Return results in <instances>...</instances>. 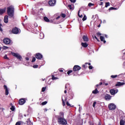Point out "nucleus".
<instances>
[{
	"mask_svg": "<svg viewBox=\"0 0 125 125\" xmlns=\"http://www.w3.org/2000/svg\"><path fill=\"white\" fill-rule=\"evenodd\" d=\"M7 13L10 17L14 16V6L11 5L7 8Z\"/></svg>",
	"mask_w": 125,
	"mask_h": 125,
	"instance_id": "1",
	"label": "nucleus"
},
{
	"mask_svg": "<svg viewBox=\"0 0 125 125\" xmlns=\"http://www.w3.org/2000/svg\"><path fill=\"white\" fill-rule=\"evenodd\" d=\"M58 123L59 125H66L67 120L63 117H59L58 118Z\"/></svg>",
	"mask_w": 125,
	"mask_h": 125,
	"instance_id": "2",
	"label": "nucleus"
},
{
	"mask_svg": "<svg viewBox=\"0 0 125 125\" xmlns=\"http://www.w3.org/2000/svg\"><path fill=\"white\" fill-rule=\"evenodd\" d=\"M12 55L13 56L16 57V58H17V59H19L20 60H21L22 59V57H21L20 54H19V53L12 52Z\"/></svg>",
	"mask_w": 125,
	"mask_h": 125,
	"instance_id": "3",
	"label": "nucleus"
},
{
	"mask_svg": "<svg viewBox=\"0 0 125 125\" xmlns=\"http://www.w3.org/2000/svg\"><path fill=\"white\" fill-rule=\"evenodd\" d=\"M12 55L13 56L16 57V58H17V59H19L20 60H21L22 59V57H21L20 54H19V53L12 52Z\"/></svg>",
	"mask_w": 125,
	"mask_h": 125,
	"instance_id": "4",
	"label": "nucleus"
},
{
	"mask_svg": "<svg viewBox=\"0 0 125 125\" xmlns=\"http://www.w3.org/2000/svg\"><path fill=\"white\" fill-rule=\"evenodd\" d=\"M48 4L50 6H54L56 4V0H50L49 1Z\"/></svg>",
	"mask_w": 125,
	"mask_h": 125,
	"instance_id": "5",
	"label": "nucleus"
},
{
	"mask_svg": "<svg viewBox=\"0 0 125 125\" xmlns=\"http://www.w3.org/2000/svg\"><path fill=\"white\" fill-rule=\"evenodd\" d=\"M109 110H115L116 109V105L114 104H110L108 105Z\"/></svg>",
	"mask_w": 125,
	"mask_h": 125,
	"instance_id": "6",
	"label": "nucleus"
},
{
	"mask_svg": "<svg viewBox=\"0 0 125 125\" xmlns=\"http://www.w3.org/2000/svg\"><path fill=\"white\" fill-rule=\"evenodd\" d=\"M119 92V90L118 89L115 90L114 89L110 90V93L111 94V95H115L116 93H118Z\"/></svg>",
	"mask_w": 125,
	"mask_h": 125,
	"instance_id": "7",
	"label": "nucleus"
},
{
	"mask_svg": "<svg viewBox=\"0 0 125 125\" xmlns=\"http://www.w3.org/2000/svg\"><path fill=\"white\" fill-rule=\"evenodd\" d=\"M3 87L5 89V95H8L9 94V90L8 89V88L7 87V86L6 85H4L3 86Z\"/></svg>",
	"mask_w": 125,
	"mask_h": 125,
	"instance_id": "8",
	"label": "nucleus"
},
{
	"mask_svg": "<svg viewBox=\"0 0 125 125\" xmlns=\"http://www.w3.org/2000/svg\"><path fill=\"white\" fill-rule=\"evenodd\" d=\"M82 69V67L79 65H75L73 67V71L74 72H77V71H80Z\"/></svg>",
	"mask_w": 125,
	"mask_h": 125,
	"instance_id": "9",
	"label": "nucleus"
},
{
	"mask_svg": "<svg viewBox=\"0 0 125 125\" xmlns=\"http://www.w3.org/2000/svg\"><path fill=\"white\" fill-rule=\"evenodd\" d=\"M3 42L4 43H5V44H9L10 43V39L5 38L3 40Z\"/></svg>",
	"mask_w": 125,
	"mask_h": 125,
	"instance_id": "10",
	"label": "nucleus"
},
{
	"mask_svg": "<svg viewBox=\"0 0 125 125\" xmlns=\"http://www.w3.org/2000/svg\"><path fill=\"white\" fill-rule=\"evenodd\" d=\"M19 33V29L17 27L14 28L12 30V33L17 34Z\"/></svg>",
	"mask_w": 125,
	"mask_h": 125,
	"instance_id": "11",
	"label": "nucleus"
},
{
	"mask_svg": "<svg viewBox=\"0 0 125 125\" xmlns=\"http://www.w3.org/2000/svg\"><path fill=\"white\" fill-rule=\"evenodd\" d=\"M25 101L24 99H21L19 100V103L20 105H23V104H25Z\"/></svg>",
	"mask_w": 125,
	"mask_h": 125,
	"instance_id": "12",
	"label": "nucleus"
},
{
	"mask_svg": "<svg viewBox=\"0 0 125 125\" xmlns=\"http://www.w3.org/2000/svg\"><path fill=\"white\" fill-rule=\"evenodd\" d=\"M36 58H37V59H42V55L37 53L36 55Z\"/></svg>",
	"mask_w": 125,
	"mask_h": 125,
	"instance_id": "13",
	"label": "nucleus"
},
{
	"mask_svg": "<svg viewBox=\"0 0 125 125\" xmlns=\"http://www.w3.org/2000/svg\"><path fill=\"white\" fill-rule=\"evenodd\" d=\"M104 98L105 100L109 101V100H111V98H112V97L111 96V95L107 94L105 96Z\"/></svg>",
	"mask_w": 125,
	"mask_h": 125,
	"instance_id": "14",
	"label": "nucleus"
},
{
	"mask_svg": "<svg viewBox=\"0 0 125 125\" xmlns=\"http://www.w3.org/2000/svg\"><path fill=\"white\" fill-rule=\"evenodd\" d=\"M124 84H125V83L124 82H118L117 84H116V86H120L121 85H124Z\"/></svg>",
	"mask_w": 125,
	"mask_h": 125,
	"instance_id": "15",
	"label": "nucleus"
},
{
	"mask_svg": "<svg viewBox=\"0 0 125 125\" xmlns=\"http://www.w3.org/2000/svg\"><path fill=\"white\" fill-rule=\"evenodd\" d=\"M4 23H8V16H5L4 18Z\"/></svg>",
	"mask_w": 125,
	"mask_h": 125,
	"instance_id": "16",
	"label": "nucleus"
},
{
	"mask_svg": "<svg viewBox=\"0 0 125 125\" xmlns=\"http://www.w3.org/2000/svg\"><path fill=\"white\" fill-rule=\"evenodd\" d=\"M26 124H27V125H33V123L30 121V119H28L26 121Z\"/></svg>",
	"mask_w": 125,
	"mask_h": 125,
	"instance_id": "17",
	"label": "nucleus"
},
{
	"mask_svg": "<svg viewBox=\"0 0 125 125\" xmlns=\"http://www.w3.org/2000/svg\"><path fill=\"white\" fill-rule=\"evenodd\" d=\"M81 45L83 47H87V46H88V44L86 42H82Z\"/></svg>",
	"mask_w": 125,
	"mask_h": 125,
	"instance_id": "18",
	"label": "nucleus"
},
{
	"mask_svg": "<svg viewBox=\"0 0 125 125\" xmlns=\"http://www.w3.org/2000/svg\"><path fill=\"white\" fill-rule=\"evenodd\" d=\"M92 93L93 94H97V93H99V91L97 90V88H96L94 90L92 91Z\"/></svg>",
	"mask_w": 125,
	"mask_h": 125,
	"instance_id": "19",
	"label": "nucleus"
},
{
	"mask_svg": "<svg viewBox=\"0 0 125 125\" xmlns=\"http://www.w3.org/2000/svg\"><path fill=\"white\" fill-rule=\"evenodd\" d=\"M83 42H88V38L87 37L83 36Z\"/></svg>",
	"mask_w": 125,
	"mask_h": 125,
	"instance_id": "20",
	"label": "nucleus"
},
{
	"mask_svg": "<svg viewBox=\"0 0 125 125\" xmlns=\"http://www.w3.org/2000/svg\"><path fill=\"white\" fill-rule=\"evenodd\" d=\"M5 12V8L4 9H0V15H2L3 13H4Z\"/></svg>",
	"mask_w": 125,
	"mask_h": 125,
	"instance_id": "21",
	"label": "nucleus"
},
{
	"mask_svg": "<svg viewBox=\"0 0 125 125\" xmlns=\"http://www.w3.org/2000/svg\"><path fill=\"white\" fill-rule=\"evenodd\" d=\"M100 39H101V42H104V43H106V41L104 40V37L101 36Z\"/></svg>",
	"mask_w": 125,
	"mask_h": 125,
	"instance_id": "22",
	"label": "nucleus"
},
{
	"mask_svg": "<svg viewBox=\"0 0 125 125\" xmlns=\"http://www.w3.org/2000/svg\"><path fill=\"white\" fill-rule=\"evenodd\" d=\"M43 19L45 22H49V19L47 17H44Z\"/></svg>",
	"mask_w": 125,
	"mask_h": 125,
	"instance_id": "23",
	"label": "nucleus"
},
{
	"mask_svg": "<svg viewBox=\"0 0 125 125\" xmlns=\"http://www.w3.org/2000/svg\"><path fill=\"white\" fill-rule=\"evenodd\" d=\"M70 87V84L69 83L66 84L65 86V89H68Z\"/></svg>",
	"mask_w": 125,
	"mask_h": 125,
	"instance_id": "24",
	"label": "nucleus"
},
{
	"mask_svg": "<svg viewBox=\"0 0 125 125\" xmlns=\"http://www.w3.org/2000/svg\"><path fill=\"white\" fill-rule=\"evenodd\" d=\"M44 35H43V34L42 33H41L40 34V39H42L44 38Z\"/></svg>",
	"mask_w": 125,
	"mask_h": 125,
	"instance_id": "25",
	"label": "nucleus"
},
{
	"mask_svg": "<svg viewBox=\"0 0 125 125\" xmlns=\"http://www.w3.org/2000/svg\"><path fill=\"white\" fill-rule=\"evenodd\" d=\"M120 125H125V121L124 120L120 121Z\"/></svg>",
	"mask_w": 125,
	"mask_h": 125,
	"instance_id": "26",
	"label": "nucleus"
},
{
	"mask_svg": "<svg viewBox=\"0 0 125 125\" xmlns=\"http://www.w3.org/2000/svg\"><path fill=\"white\" fill-rule=\"evenodd\" d=\"M86 19H87V17H86V16H85V15H84L82 20H83V21H85V20H86Z\"/></svg>",
	"mask_w": 125,
	"mask_h": 125,
	"instance_id": "27",
	"label": "nucleus"
},
{
	"mask_svg": "<svg viewBox=\"0 0 125 125\" xmlns=\"http://www.w3.org/2000/svg\"><path fill=\"white\" fill-rule=\"evenodd\" d=\"M108 6H110V3L109 2H106L105 7H107Z\"/></svg>",
	"mask_w": 125,
	"mask_h": 125,
	"instance_id": "28",
	"label": "nucleus"
},
{
	"mask_svg": "<svg viewBox=\"0 0 125 125\" xmlns=\"http://www.w3.org/2000/svg\"><path fill=\"white\" fill-rule=\"evenodd\" d=\"M57 78L55 77L54 75L52 76V80H53V81H54V80H57Z\"/></svg>",
	"mask_w": 125,
	"mask_h": 125,
	"instance_id": "29",
	"label": "nucleus"
},
{
	"mask_svg": "<svg viewBox=\"0 0 125 125\" xmlns=\"http://www.w3.org/2000/svg\"><path fill=\"white\" fill-rule=\"evenodd\" d=\"M61 16L63 18H65L66 17V15L65 14H62L61 15Z\"/></svg>",
	"mask_w": 125,
	"mask_h": 125,
	"instance_id": "30",
	"label": "nucleus"
},
{
	"mask_svg": "<svg viewBox=\"0 0 125 125\" xmlns=\"http://www.w3.org/2000/svg\"><path fill=\"white\" fill-rule=\"evenodd\" d=\"M68 8L70 9L71 10L73 9V7H72L71 5H68Z\"/></svg>",
	"mask_w": 125,
	"mask_h": 125,
	"instance_id": "31",
	"label": "nucleus"
},
{
	"mask_svg": "<svg viewBox=\"0 0 125 125\" xmlns=\"http://www.w3.org/2000/svg\"><path fill=\"white\" fill-rule=\"evenodd\" d=\"M117 77H118V75H111V78H112L113 79H114L115 78H117Z\"/></svg>",
	"mask_w": 125,
	"mask_h": 125,
	"instance_id": "32",
	"label": "nucleus"
},
{
	"mask_svg": "<svg viewBox=\"0 0 125 125\" xmlns=\"http://www.w3.org/2000/svg\"><path fill=\"white\" fill-rule=\"evenodd\" d=\"M93 5H94V4L92 3H88V6H93Z\"/></svg>",
	"mask_w": 125,
	"mask_h": 125,
	"instance_id": "33",
	"label": "nucleus"
},
{
	"mask_svg": "<svg viewBox=\"0 0 125 125\" xmlns=\"http://www.w3.org/2000/svg\"><path fill=\"white\" fill-rule=\"evenodd\" d=\"M60 115L61 116H62V117H63L64 118V113H63L62 112H61L60 113Z\"/></svg>",
	"mask_w": 125,
	"mask_h": 125,
	"instance_id": "34",
	"label": "nucleus"
},
{
	"mask_svg": "<svg viewBox=\"0 0 125 125\" xmlns=\"http://www.w3.org/2000/svg\"><path fill=\"white\" fill-rule=\"evenodd\" d=\"M21 125V122H18L16 123V125Z\"/></svg>",
	"mask_w": 125,
	"mask_h": 125,
	"instance_id": "35",
	"label": "nucleus"
},
{
	"mask_svg": "<svg viewBox=\"0 0 125 125\" xmlns=\"http://www.w3.org/2000/svg\"><path fill=\"white\" fill-rule=\"evenodd\" d=\"M72 72H73L72 70H69L67 72V75H70L71 74V73H72Z\"/></svg>",
	"mask_w": 125,
	"mask_h": 125,
	"instance_id": "36",
	"label": "nucleus"
},
{
	"mask_svg": "<svg viewBox=\"0 0 125 125\" xmlns=\"http://www.w3.org/2000/svg\"><path fill=\"white\" fill-rule=\"evenodd\" d=\"M62 101L63 106H65V105H66V104L65 103V102H64V100L62 99Z\"/></svg>",
	"mask_w": 125,
	"mask_h": 125,
	"instance_id": "37",
	"label": "nucleus"
},
{
	"mask_svg": "<svg viewBox=\"0 0 125 125\" xmlns=\"http://www.w3.org/2000/svg\"><path fill=\"white\" fill-rule=\"evenodd\" d=\"M78 16H79L80 18H83V15H80V11H79V13H78Z\"/></svg>",
	"mask_w": 125,
	"mask_h": 125,
	"instance_id": "38",
	"label": "nucleus"
},
{
	"mask_svg": "<svg viewBox=\"0 0 125 125\" xmlns=\"http://www.w3.org/2000/svg\"><path fill=\"white\" fill-rule=\"evenodd\" d=\"M47 104V102L45 101L43 103H42V105H46V104Z\"/></svg>",
	"mask_w": 125,
	"mask_h": 125,
	"instance_id": "39",
	"label": "nucleus"
},
{
	"mask_svg": "<svg viewBox=\"0 0 125 125\" xmlns=\"http://www.w3.org/2000/svg\"><path fill=\"white\" fill-rule=\"evenodd\" d=\"M114 9H116L115 8L111 7L110 8H109V10H113Z\"/></svg>",
	"mask_w": 125,
	"mask_h": 125,
	"instance_id": "40",
	"label": "nucleus"
},
{
	"mask_svg": "<svg viewBox=\"0 0 125 125\" xmlns=\"http://www.w3.org/2000/svg\"><path fill=\"white\" fill-rule=\"evenodd\" d=\"M11 111H14V110H15V108H14V107L13 106H12L11 108H10Z\"/></svg>",
	"mask_w": 125,
	"mask_h": 125,
	"instance_id": "41",
	"label": "nucleus"
},
{
	"mask_svg": "<svg viewBox=\"0 0 125 125\" xmlns=\"http://www.w3.org/2000/svg\"><path fill=\"white\" fill-rule=\"evenodd\" d=\"M35 61H36V58L35 57H33V59H32V62H35Z\"/></svg>",
	"mask_w": 125,
	"mask_h": 125,
	"instance_id": "42",
	"label": "nucleus"
},
{
	"mask_svg": "<svg viewBox=\"0 0 125 125\" xmlns=\"http://www.w3.org/2000/svg\"><path fill=\"white\" fill-rule=\"evenodd\" d=\"M45 89H46V88L45 87H43L42 88V92H44V91H45Z\"/></svg>",
	"mask_w": 125,
	"mask_h": 125,
	"instance_id": "43",
	"label": "nucleus"
},
{
	"mask_svg": "<svg viewBox=\"0 0 125 125\" xmlns=\"http://www.w3.org/2000/svg\"><path fill=\"white\" fill-rule=\"evenodd\" d=\"M38 67H39V65L37 64L33 65V68H38Z\"/></svg>",
	"mask_w": 125,
	"mask_h": 125,
	"instance_id": "44",
	"label": "nucleus"
},
{
	"mask_svg": "<svg viewBox=\"0 0 125 125\" xmlns=\"http://www.w3.org/2000/svg\"><path fill=\"white\" fill-rule=\"evenodd\" d=\"M95 105H96V102H94L93 104V107H94V108L95 107Z\"/></svg>",
	"mask_w": 125,
	"mask_h": 125,
	"instance_id": "45",
	"label": "nucleus"
},
{
	"mask_svg": "<svg viewBox=\"0 0 125 125\" xmlns=\"http://www.w3.org/2000/svg\"><path fill=\"white\" fill-rule=\"evenodd\" d=\"M8 47L7 46H4L3 47V49H7Z\"/></svg>",
	"mask_w": 125,
	"mask_h": 125,
	"instance_id": "46",
	"label": "nucleus"
},
{
	"mask_svg": "<svg viewBox=\"0 0 125 125\" xmlns=\"http://www.w3.org/2000/svg\"><path fill=\"white\" fill-rule=\"evenodd\" d=\"M1 24L0 23V31L2 32V29L1 28Z\"/></svg>",
	"mask_w": 125,
	"mask_h": 125,
	"instance_id": "47",
	"label": "nucleus"
},
{
	"mask_svg": "<svg viewBox=\"0 0 125 125\" xmlns=\"http://www.w3.org/2000/svg\"><path fill=\"white\" fill-rule=\"evenodd\" d=\"M97 36H101L102 34L100 32H97Z\"/></svg>",
	"mask_w": 125,
	"mask_h": 125,
	"instance_id": "48",
	"label": "nucleus"
},
{
	"mask_svg": "<svg viewBox=\"0 0 125 125\" xmlns=\"http://www.w3.org/2000/svg\"><path fill=\"white\" fill-rule=\"evenodd\" d=\"M4 59H8V58L7 57V55H5L4 57Z\"/></svg>",
	"mask_w": 125,
	"mask_h": 125,
	"instance_id": "49",
	"label": "nucleus"
},
{
	"mask_svg": "<svg viewBox=\"0 0 125 125\" xmlns=\"http://www.w3.org/2000/svg\"><path fill=\"white\" fill-rule=\"evenodd\" d=\"M89 124L90 125H93V122H91V121L89 122Z\"/></svg>",
	"mask_w": 125,
	"mask_h": 125,
	"instance_id": "50",
	"label": "nucleus"
},
{
	"mask_svg": "<svg viewBox=\"0 0 125 125\" xmlns=\"http://www.w3.org/2000/svg\"><path fill=\"white\" fill-rule=\"evenodd\" d=\"M76 0H70V1H71V2H73V3L76 2Z\"/></svg>",
	"mask_w": 125,
	"mask_h": 125,
	"instance_id": "51",
	"label": "nucleus"
},
{
	"mask_svg": "<svg viewBox=\"0 0 125 125\" xmlns=\"http://www.w3.org/2000/svg\"><path fill=\"white\" fill-rule=\"evenodd\" d=\"M94 38H95V39L97 40V41L98 42H99V40H98V38H97L96 36H94Z\"/></svg>",
	"mask_w": 125,
	"mask_h": 125,
	"instance_id": "52",
	"label": "nucleus"
},
{
	"mask_svg": "<svg viewBox=\"0 0 125 125\" xmlns=\"http://www.w3.org/2000/svg\"><path fill=\"white\" fill-rule=\"evenodd\" d=\"M66 105L67 106H71V104H69V103L68 102H66Z\"/></svg>",
	"mask_w": 125,
	"mask_h": 125,
	"instance_id": "53",
	"label": "nucleus"
},
{
	"mask_svg": "<svg viewBox=\"0 0 125 125\" xmlns=\"http://www.w3.org/2000/svg\"><path fill=\"white\" fill-rule=\"evenodd\" d=\"M89 69L90 70L92 69V66H89Z\"/></svg>",
	"mask_w": 125,
	"mask_h": 125,
	"instance_id": "54",
	"label": "nucleus"
},
{
	"mask_svg": "<svg viewBox=\"0 0 125 125\" xmlns=\"http://www.w3.org/2000/svg\"><path fill=\"white\" fill-rule=\"evenodd\" d=\"M59 18H60V16H58V17H57L56 20H58V19H59Z\"/></svg>",
	"mask_w": 125,
	"mask_h": 125,
	"instance_id": "55",
	"label": "nucleus"
},
{
	"mask_svg": "<svg viewBox=\"0 0 125 125\" xmlns=\"http://www.w3.org/2000/svg\"><path fill=\"white\" fill-rule=\"evenodd\" d=\"M44 112H47V109L44 108Z\"/></svg>",
	"mask_w": 125,
	"mask_h": 125,
	"instance_id": "56",
	"label": "nucleus"
},
{
	"mask_svg": "<svg viewBox=\"0 0 125 125\" xmlns=\"http://www.w3.org/2000/svg\"><path fill=\"white\" fill-rule=\"evenodd\" d=\"M82 67H83V68H85V64H83V66H82Z\"/></svg>",
	"mask_w": 125,
	"mask_h": 125,
	"instance_id": "57",
	"label": "nucleus"
},
{
	"mask_svg": "<svg viewBox=\"0 0 125 125\" xmlns=\"http://www.w3.org/2000/svg\"><path fill=\"white\" fill-rule=\"evenodd\" d=\"M123 66L125 68V62H124Z\"/></svg>",
	"mask_w": 125,
	"mask_h": 125,
	"instance_id": "58",
	"label": "nucleus"
},
{
	"mask_svg": "<svg viewBox=\"0 0 125 125\" xmlns=\"http://www.w3.org/2000/svg\"><path fill=\"white\" fill-rule=\"evenodd\" d=\"M103 23H106V21H105V20H104V21H103Z\"/></svg>",
	"mask_w": 125,
	"mask_h": 125,
	"instance_id": "59",
	"label": "nucleus"
},
{
	"mask_svg": "<svg viewBox=\"0 0 125 125\" xmlns=\"http://www.w3.org/2000/svg\"><path fill=\"white\" fill-rule=\"evenodd\" d=\"M25 59L27 61H29V58H26Z\"/></svg>",
	"mask_w": 125,
	"mask_h": 125,
	"instance_id": "60",
	"label": "nucleus"
},
{
	"mask_svg": "<svg viewBox=\"0 0 125 125\" xmlns=\"http://www.w3.org/2000/svg\"><path fill=\"white\" fill-rule=\"evenodd\" d=\"M64 93H67V89H65V90L64 91Z\"/></svg>",
	"mask_w": 125,
	"mask_h": 125,
	"instance_id": "61",
	"label": "nucleus"
},
{
	"mask_svg": "<svg viewBox=\"0 0 125 125\" xmlns=\"http://www.w3.org/2000/svg\"><path fill=\"white\" fill-rule=\"evenodd\" d=\"M60 72H61V73H62V72H63V70L60 69Z\"/></svg>",
	"mask_w": 125,
	"mask_h": 125,
	"instance_id": "62",
	"label": "nucleus"
},
{
	"mask_svg": "<svg viewBox=\"0 0 125 125\" xmlns=\"http://www.w3.org/2000/svg\"><path fill=\"white\" fill-rule=\"evenodd\" d=\"M100 5H103V2H101Z\"/></svg>",
	"mask_w": 125,
	"mask_h": 125,
	"instance_id": "63",
	"label": "nucleus"
},
{
	"mask_svg": "<svg viewBox=\"0 0 125 125\" xmlns=\"http://www.w3.org/2000/svg\"><path fill=\"white\" fill-rule=\"evenodd\" d=\"M98 125H101V123L100 122H99Z\"/></svg>",
	"mask_w": 125,
	"mask_h": 125,
	"instance_id": "64",
	"label": "nucleus"
}]
</instances>
